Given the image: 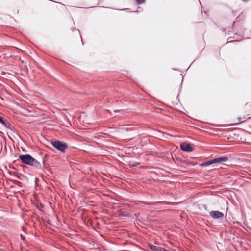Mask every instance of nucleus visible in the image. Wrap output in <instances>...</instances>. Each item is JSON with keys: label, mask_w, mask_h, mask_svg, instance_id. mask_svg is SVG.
Returning <instances> with one entry per match:
<instances>
[{"label": "nucleus", "mask_w": 251, "mask_h": 251, "mask_svg": "<svg viewBox=\"0 0 251 251\" xmlns=\"http://www.w3.org/2000/svg\"><path fill=\"white\" fill-rule=\"evenodd\" d=\"M19 158L23 164L36 168L41 167V163L29 154L20 155Z\"/></svg>", "instance_id": "obj_1"}, {"label": "nucleus", "mask_w": 251, "mask_h": 251, "mask_svg": "<svg viewBox=\"0 0 251 251\" xmlns=\"http://www.w3.org/2000/svg\"><path fill=\"white\" fill-rule=\"evenodd\" d=\"M51 144L53 147L61 152H64L68 147L67 144L65 142L59 140L51 141Z\"/></svg>", "instance_id": "obj_2"}, {"label": "nucleus", "mask_w": 251, "mask_h": 251, "mask_svg": "<svg viewBox=\"0 0 251 251\" xmlns=\"http://www.w3.org/2000/svg\"><path fill=\"white\" fill-rule=\"evenodd\" d=\"M180 149L184 151L191 152L193 151V148L191 144L186 142H183L180 144Z\"/></svg>", "instance_id": "obj_3"}, {"label": "nucleus", "mask_w": 251, "mask_h": 251, "mask_svg": "<svg viewBox=\"0 0 251 251\" xmlns=\"http://www.w3.org/2000/svg\"><path fill=\"white\" fill-rule=\"evenodd\" d=\"M210 215L213 219H219L224 216L223 213L219 211H212L210 212Z\"/></svg>", "instance_id": "obj_4"}, {"label": "nucleus", "mask_w": 251, "mask_h": 251, "mask_svg": "<svg viewBox=\"0 0 251 251\" xmlns=\"http://www.w3.org/2000/svg\"><path fill=\"white\" fill-rule=\"evenodd\" d=\"M148 247L152 251H169L166 250L165 248L156 246L151 244H149Z\"/></svg>", "instance_id": "obj_5"}, {"label": "nucleus", "mask_w": 251, "mask_h": 251, "mask_svg": "<svg viewBox=\"0 0 251 251\" xmlns=\"http://www.w3.org/2000/svg\"><path fill=\"white\" fill-rule=\"evenodd\" d=\"M218 163L217 158L206 161L201 164L202 166H208L210 165Z\"/></svg>", "instance_id": "obj_6"}, {"label": "nucleus", "mask_w": 251, "mask_h": 251, "mask_svg": "<svg viewBox=\"0 0 251 251\" xmlns=\"http://www.w3.org/2000/svg\"><path fill=\"white\" fill-rule=\"evenodd\" d=\"M218 163H221L224 162H226L228 160V158L226 156L217 158Z\"/></svg>", "instance_id": "obj_7"}, {"label": "nucleus", "mask_w": 251, "mask_h": 251, "mask_svg": "<svg viewBox=\"0 0 251 251\" xmlns=\"http://www.w3.org/2000/svg\"><path fill=\"white\" fill-rule=\"evenodd\" d=\"M139 164V163L138 162H130L129 164V166L132 168V167H137L138 165Z\"/></svg>", "instance_id": "obj_8"}, {"label": "nucleus", "mask_w": 251, "mask_h": 251, "mask_svg": "<svg viewBox=\"0 0 251 251\" xmlns=\"http://www.w3.org/2000/svg\"><path fill=\"white\" fill-rule=\"evenodd\" d=\"M4 124H2L5 127L10 129L11 124L9 122H6L4 121Z\"/></svg>", "instance_id": "obj_9"}, {"label": "nucleus", "mask_w": 251, "mask_h": 251, "mask_svg": "<svg viewBox=\"0 0 251 251\" xmlns=\"http://www.w3.org/2000/svg\"><path fill=\"white\" fill-rule=\"evenodd\" d=\"M137 4H141L145 2V0H135Z\"/></svg>", "instance_id": "obj_10"}, {"label": "nucleus", "mask_w": 251, "mask_h": 251, "mask_svg": "<svg viewBox=\"0 0 251 251\" xmlns=\"http://www.w3.org/2000/svg\"><path fill=\"white\" fill-rule=\"evenodd\" d=\"M0 123L2 124H4V120L3 119L2 117L0 116Z\"/></svg>", "instance_id": "obj_11"}, {"label": "nucleus", "mask_w": 251, "mask_h": 251, "mask_svg": "<svg viewBox=\"0 0 251 251\" xmlns=\"http://www.w3.org/2000/svg\"><path fill=\"white\" fill-rule=\"evenodd\" d=\"M21 237L22 240H24L25 239V237L23 236L22 234L21 235Z\"/></svg>", "instance_id": "obj_12"}, {"label": "nucleus", "mask_w": 251, "mask_h": 251, "mask_svg": "<svg viewBox=\"0 0 251 251\" xmlns=\"http://www.w3.org/2000/svg\"><path fill=\"white\" fill-rule=\"evenodd\" d=\"M249 0H242L243 2H248Z\"/></svg>", "instance_id": "obj_13"}, {"label": "nucleus", "mask_w": 251, "mask_h": 251, "mask_svg": "<svg viewBox=\"0 0 251 251\" xmlns=\"http://www.w3.org/2000/svg\"><path fill=\"white\" fill-rule=\"evenodd\" d=\"M120 111V110H115V111H114V112H118V111Z\"/></svg>", "instance_id": "obj_14"}]
</instances>
